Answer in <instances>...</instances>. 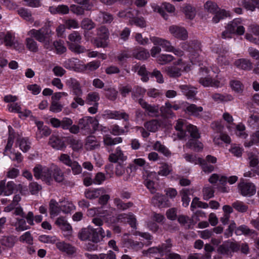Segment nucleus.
<instances>
[{"label": "nucleus", "mask_w": 259, "mask_h": 259, "mask_svg": "<svg viewBox=\"0 0 259 259\" xmlns=\"http://www.w3.org/2000/svg\"><path fill=\"white\" fill-rule=\"evenodd\" d=\"M97 35L101 39L107 40L109 36V31L105 26H101L96 29Z\"/></svg>", "instance_id": "32"}, {"label": "nucleus", "mask_w": 259, "mask_h": 259, "mask_svg": "<svg viewBox=\"0 0 259 259\" xmlns=\"http://www.w3.org/2000/svg\"><path fill=\"white\" fill-rule=\"evenodd\" d=\"M67 141L74 151H78L82 147V143L78 140L73 138H69Z\"/></svg>", "instance_id": "50"}, {"label": "nucleus", "mask_w": 259, "mask_h": 259, "mask_svg": "<svg viewBox=\"0 0 259 259\" xmlns=\"http://www.w3.org/2000/svg\"><path fill=\"white\" fill-rule=\"evenodd\" d=\"M199 82L204 87H215L219 86L220 82L218 81L213 80L210 78H201L199 79Z\"/></svg>", "instance_id": "46"}, {"label": "nucleus", "mask_w": 259, "mask_h": 259, "mask_svg": "<svg viewBox=\"0 0 259 259\" xmlns=\"http://www.w3.org/2000/svg\"><path fill=\"white\" fill-rule=\"evenodd\" d=\"M53 32L50 26H45L38 30L31 29L27 33V35L31 37L35 38L40 42L45 41L46 39L50 38L53 34Z\"/></svg>", "instance_id": "4"}, {"label": "nucleus", "mask_w": 259, "mask_h": 259, "mask_svg": "<svg viewBox=\"0 0 259 259\" xmlns=\"http://www.w3.org/2000/svg\"><path fill=\"white\" fill-rule=\"evenodd\" d=\"M186 129L192 138L199 139L200 137L198 130L196 126L189 124L186 126Z\"/></svg>", "instance_id": "53"}, {"label": "nucleus", "mask_w": 259, "mask_h": 259, "mask_svg": "<svg viewBox=\"0 0 259 259\" xmlns=\"http://www.w3.org/2000/svg\"><path fill=\"white\" fill-rule=\"evenodd\" d=\"M185 121L182 119H179L177 121L175 125V130L178 131L177 136L179 139H182L186 135V131L183 129Z\"/></svg>", "instance_id": "27"}, {"label": "nucleus", "mask_w": 259, "mask_h": 259, "mask_svg": "<svg viewBox=\"0 0 259 259\" xmlns=\"http://www.w3.org/2000/svg\"><path fill=\"white\" fill-rule=\"evenodd\" d=\"M6 180L0 182V195L4 194L6 196L12 194L15 186V183L12 182H8L6 185Z\"/></svg>", "instance_id": "14"}, {"label": "nucleus", "mask_w": 259, "mask_h": 259, "mask_svg": "<svg viewBox=\"0 0 259 259\" xmlns=\"http://www.w3.org/2000/svg\"><path fill=\"white\" fill-rule=\"evenodd\" d=\"M91 228H82L78 233V237L82 241L90 240L91 238Z\"/></svg>", "instance_id": "41"}, {"label": "nucleus", "mask_w": 259, "mask_h": 259, "mask_svg": "<svg viewBox=\"0 0 259 259\" xmlns=\"http://www.w3.org/2000/svg\"><path fill=\"white\" fill-rule=\"evenodd\" d=\"M179 88L188 99H194L197 93V89L190 85H181Z\"/></svg>", "instance_id": "18"}, {"label": "nucleus", "mask_w": 259, "mask_h": 259, "mask_svg": "<svg viewBox=\"0 0 259 259\" xmlns=\"http://www.w3.org/2000/svg\"><path fill=\"white\" fill-rule=\"evenodd\" d=\"M104 144L106 146H112L122 143V138L120 137L113 138L109 135H106L103 137Z\"/></svg>", "instance_id": "24"}, {"label": "nucleus", "mask_w": 259, "mask_h": 259, "mask_svg": "<svg viewBox=\"0 0 259 259\" xmlns=\"http://www.w3.org/2000/svg\"><path fill=\"white\" fill-rule=\"evenodd\" d=\"M204 8L207 12L212 14H214L219 9L217 5L211 1H208L205 3Z\"/></svg>", "instance_id": "63"}, {"label": "nucleus", "mask_w": 259, "mask_h": 259, "mask_svg": "<svg viewBox=\"0 0 259 259\" xmlns=\"http://www.w3.org/2000/svg\"><path fill=\"white\" fill-rule=\"evenodd\" d=\"M18 12L19 15L26 21L30 22L33 21V19L32 18L31 13L28 12L27 10L20 9Z\"/></svg>", "instance_id": "64"}, {"label": "nucleus", "mask_w": 259, "mask_h": 259, "mask_svg": "<svg viewBox=\"0 0 259 259\" xmlns=\"http://www.w3.org/2000/svg\"><path fill=\"white\" fill-rule=\"evenodd\" d=\"M68 39L70 42L80 43L82 39L80 33L76 31H74L68 35Z\"/></svg>", "instance_id": "59"}, {"label": "nucleus", "mask_w": 259, "mask_h": 259, "mask_svg": "<svg viewBox=\"0 0 259 259\" xmlns=\"http://www.w3.org/2000/svg\"><path fill=\"white\" fill-rule=\"evenodd\" d=\"M34 177L36 179H41L48 185H51L53 181L51 171L49 167L37 164L33 169Z\"/></svg>", "instance_id": "3"}, {"label": "nucleus", "mask_w": 259, "mask_h": 259, "mask_svg": "<svg viewBox=\"0 0 259 259\" xmlns=\"http://www.w3.org/2000/svg\"><path fill=\"white\" fill-rule=\"evenodd\" d=\"M144 127L149 132L155 133L160 127V123L157 119H152L144 124Z\"/></svg>", "instance_id": "26"}, {"label": "nucleus", "mask_w": 259, "mask_h": 259, "mask_svg": "<svg viewBox=\"0 0 259 259\" xmlns=\"http://www.w3.org/2000/svg\"><path fill=\"white\" fill-rule=\"evenodd\" d=\"M96 27V24L90 19L84 18L81 22V27L87 30H91Z\"/></svg>", "instance_id": "42"}, {"label": "nucleus", "mask_w": 259, "mask_h": 259, "mask_svg": "<svg viewBox=\"0 0 259 259\" xmlns=\"http://www.w3.org/2000/svg\"><path fill=\"white\" fill-rule=\"evenodd\" d=\"M106 119H119L122 118L124 121H128L129 115L125 112H120L118 111H108L103 115Z\"/></svg>", "instance_id": "17"}, {"label": "nucleus", "mask_w": 259, "mask_h": 259, "mask_svg": "<svg viewBox=\"0 0 259 259\" xmlns=\"http://www.w3.org/2000/svg\"><path fill=\"white\" fill-rule=\"evenodd\" d=\"M235 65L238 68L244 70H250L252 68V63L247 59H239L235 61Z\"/></svg>", "instance_id": "21"}, {"label": "nucleus", "mask_w": 259, "mask_h": 259, "mask_svg": "<svg viewBox=\"0 0 259 259\" xmlns=\"http://www.w3.org/2000/svg\"><path fill=\"white\" fill-rule=\"evenodd\" d=\"M169 31L175 37L181 39L186 40L188 37L187 30L183 27L173 25L169 27Z\"/></svg>", "instance_id": "7"}, {"label": "nucleus", "mask_w": 259, "mask_h": 259, "mask_svg": "<svg viewBox=\"0 0 259 259\" xmlns=\"http://www.w3.org/2000/svg\"><path fill=\"white\" fill-rule=\"evenodd\" d=\"M212 98L216 101H229L233 100V97L230 95H222L220 94L216 93L212 95Z\"/></svg>", "instance_id": "58"}, {"label": "nucleus", "mask_w": 259, "mask_h": 259, "mask_svg": "<svg viewBox=\"0 0 259 259\" xmlns=\"http://www.w3.org/2000/svg\"><path fill=\"white\" fill-rule=\"evenodd\" d=\"M99 144L94 136H89L85 140V146L87 150H92L98 147Z\"/></svg>", "instance_id": "34"}, {"label": "nucleus", "mask_w": 259, "mask_h": 259, "mask_svg": "<svg viewBox=\"0 0 259 259\" xmlns=\"http://www.w3.org/2000/svg\"><path fill=\"white\" fill-rule=\"evenodd\" d=\"M132 71L137 72L138 74L141 76V80L143 82H146L149 80V75H150L151 73L147 70L145 65L136 64L132 66Z\"/></svg>", "instance_id": "9"}, {"label": "nucleus", "mask_w": 259, "mask_h": 259, "mask_svg": "<svg viewBox=\"0 0 259 259\" xmlns=\"http://www.w3.org/2000/svg\"><path fill=\"white\" fill-rule=\"evenodd\" d=\"M17 241V237L14 235L5 236L1 240V245L7 248H12Z\"/></svg>", "instance_id": "22"}, {"label": "nucleus", "mask_w": 259, "mask_h": 259, "mask_svg": "<svg viewBox=\"0 0 259 259\" xmlns=\"http://www.w3.org/2000/svg\"><path fill=\"white\" fill-rule=\"evenodd\" d=\"M53 46L55 48L56 52L57 54H63L67 51V48L64 45V42L62 40H59L54 41Z\"/></svg>", "instance_id": "39"}, {"label": "nucleus", "mask_w": 259, "mask_h": 259, "mask_svg": "<svg viewBox=\"0 0 259 259\" xmlns=\"http://www.w3.org/2000/svg\"><path fill=\"white\" fill-rule=\"evenodd\" d=\"M164 9L169 13H173L175 11V7L169 3H163L160 7L156 6L154 9V11L159 13L166 20L168 18V15L165 13Z\"/></svg>", "instance_id": "12"}, {"label": "nucleus", "mask_w": 259, "mask_h": 259, "mask_svg": "<svg viewBox=\"0 0 259 259\" xmlns=\"http://www.w3.org/2000/svg\"><path fill=\"white\" fill-rule=\"evenodd\" d=\"M247 122L249 125L253 128H259V115L258 114H252L248 119Z\"/></svg>", "instance_id": "48"}, {"label": "nucleus", "mask_w": 259, "mask_h": 259, "mask_svg": "<svg viewBox=\"0 0 259 259\" xmlns=\"http://www.w3.org/2000/svg\"><path fill=\"white\" fill-rule=\"evenodd\" d=\"M240 19H235L229 23L226 27V30L222 33V37L224 39L231 38L232 34L243 35L245 32L244 27L240 25Z\"/></svg>", "instance_id": "1"}, {"label": "nucleus", "mask_w": 259, "mask_h": 259, "mask_svg": "<svg viewBox=\"0 0 259 259\" xmlns=\"http://www.w3.org/2000/svg\"><path fill=\"white\" fill-rule=\"evenodd\" d=\"M214 14L215 15L212 18V21L215 23H217L220 20L227 17L228 13L224 10H220L219 9Z\"/></svg>", "instance_id": "57"}, {"label": "nucleus", "mask_w": 259, "mask_h": 259, "mask_svg": "<svg viewBox=\"0 0 259 259\" xmlns=\"http://www.w3.org/2000/svg\"><path fill=\"white\" fill-rule=\"evenodd\" d=\"M55 223L63 231H70L71 229L70 225L62 217L58 218Z\"/></svg>", "instance_id": "47"}, {"label": "nucleus", "mask_w": 259, "mask_h": 259, "mask_svg": "<svg viewBox=\"0 0 259 259\" xmlns=\"http://www.w3.org/2000/svg\"><path fill=\"white\" fill-rule=\"evenodd\" d=\"M56 245L60 251L69 255H72L76 251V249L74 246L64 242H57Z\"/></svg>", "instance_id": "19"}, {"label": "nucleus", "mask_w": 259, "mask_h": 259, "mask_svg": "<svg viewBox=\"0 0 259 259\" xmlns=\"http://www.w3.org/2000/svg\"><path fill=\"white\" fill-rule=\"evenodd\" d=\"M154 149L162 153L165 156L168 157L171 155V152L164 145H162L159 141L156 142L153 145Z\"/></svg>", "instance_id": "38"}, {"label": "nucleus", "mask_w": 259, "mask_h": 259, "mask_svg": "<svg viewBox=\"0 0 259 259\" xmlns=\"http://www.w3.org/2000/svg\"><path fill=\"white\" fill-rule=\"evenodd\" d=\"M114 203L117 209L122 210H125L133 205L132 202H128L127 203H124L118 198H115L114 199Z\"/></svg>", "instance_id": "37"}, {"label": "nucleus", "mask_w": 259, "mask_h": 259, "mask_svg": "<svg viewBox=\"0 0 259 259\" xmlns=\"http://www.w3.org/2000/svg\"><path fill=\"white\" fill-rule=\"evenodd\" d=\"M8 129L9 136L8 137L7 145L5 147L4 152L5 154L7 151L10 150L11 149L15 138L14 132L13 128L10 125H9L8 126Z\"/></svg>", "instance_id": "35"}, {"label": "nucleus", "mask_w": 259, "mask_h": 259, "mask_svg": "<svg viewBox=\"0 0 259 259\" xmlns=\"http://www.w3.org/2000/svg\"><path fill=\"white\" fill-rule=\"evenodd\" d=\"M182 48L192 55L196 56L200 51V43L196 39L190 40L182 44Z\"/></svg>", "instance_id": "5"}, {"label": "nucleus", "mask_w": 259, "mask_h": 259, "mask_svg": "<svg viewBox=\"0 0 259 259\" xmlns=\"http://www.w3.org/2000/svg\"><path fill=\"white\" fill-rule=\"evenodd\" d=\"M49 210L52 217H55L59 214L60 210V205L54 199H51L49 203Z\"/></svg>", "instance_id": "29"}, {"label": "nucleus", "mask_w": 259, "mask_h": 259, "mask_svg": "<svg viewBox=\"0 0 259 259\" xmlns=\"http://www.w3.org/2000/svg\"><path fill=\"white\" fill-rule=\"evenodd\" d=\"M199 164L201 166V168L205 173H210L214 170V166L208 164L205 160L199 158Z\"/></svg>", "instance_id": "54"}, {"label": "nucleus", "mask_w": 259, "mask_h": 259, "mask_svg": "<svg viewBox=\"0 0 259 259\" xmlns=\"http://www.w3.org/2000/svg\"><path fill=\"white\" fill-rule=\"evenodd\" d=\"M69 49L72 52L76 54L83 53L86 52L87 50L85 48L79 44L67 42Z\"/></svg>", "instance_id": "33"}, {"label": "nucleus", "mask_w": 259, "mask_h": 259, "mask_svg": "<svg viewBox=\"0 0 259 259\" xmlns=\"http://www.w3.org/2000/svg\"><path fill=\"white\" fill-rule=\"evenodd\" d=\"M197 206L200 208H207L208 207V204L205 202L199 201V198L195 197L193 198L191 204L192 210L193 211L194 209L196 208Z\"/></svg>", "instance_id": "52"}, {"label": "nucleus", "mask_w": 259, "mask_h": 259, "mask_svg": "<svg viewBox=\"0 0 259 259\" xmlns=\"http://www.w3.org/2000/svg\"><path fill=\"white\" fill-rule=\"evenodd\" d=\"M152 203L159 207H168L169 203L167 197L159 193L156 194L151 199Z\"/></svg>", "instance_id": "11"}, {"label": "nucleus", "mask_w": 259, "mask_h": 259, "mask_svg": "<svg viewBox=\"0 0 259 259\" xmlns=\"http://www.w3.org/2000/svg\"><path fill=\"white\" fill-rule=\"evenodd\" d=\"M127 158L119 147L116 148L114 152L111 153L108 157V160L111 162L116 163L118 160L125 161Z\"/></svg>", "instance_id": "16"}, {"label": "nucleus", "mask_w": 259, "mask_h": 259, "mask_svg": "<svg viewBox=\"0 0 259 259\" xmlns=\"http://www.w3.org/2000/svg\"><path fill=\"white\" fill-rule=\"evenodd\" d=\"M190 139L186 144V147L195 151H199L203 149V144L195 140Z\"/></svg>", "instance_id": "30"}, {"label": "nucleus", "mask_w": 259, "mask_h": 259, "mask_svg": "<svg viewBox=\"0 0 259 259\" xmlns=\"http://www.w3.org/2000/svg\"><path fill=\"white\" fill-rule=\"evenodd\" d=\"M51 173L53 172V178L57 182H62L64 179V173L61 169L57 166H54L51 170Z\"/></svg>", "instance_id": "31"}, {"label": "nucleus", "mask_w": 259, "mask_h": 259, "mask_svg": "<svg viewBox=\"0 0 259 259\" xmlns=\"http://www.w3.org/2000/svg\"><path fill=\"white\" fill-rule=\"evenodd\" d=\"M48 144L56 150H62L66 147L64 141L60 137L54 135L50 137Z\"/></svg>", "instance_id": "15"}, {"label": "nucleus", "mask_w": 259, "mask_h": 259, "mask_svg": "<svg viewBox=\"0 0 259 259\" xmlns=\"http://www.w3.org/2000/svg\"><path fill=\"white\" fill-rule=\"evenodd\" d=\"M247 158L250 167H254L259 164L258 155L253 152H249L247 154Z\"/></svg>", "instance_id": "45"}, {"label": "nucleus", "mask_w": 259, "mask_h": 259, "mask_svg": "<svg viewBox=\"0 0 259 259\" xmlns=\"http://www.w3.org/2000/svg\"><path fill=\"white\" fill-rule=\"evenodd\" d=\"M16 220L15 229L17 231L20 232L29 229V227L26 225V221L24 219L17 218Z\"/></svg>", "instance_id": "51"}, {"label": "nucleus", "mask_w": 259, "mask_h": 259, "mask_svg": "<svg viewBox=\"0 0 259 259\" xmlns=\"http://www.w3.org/2000/svg\"><path fill=\"white\" fill-rule=\"evenodd\" d=\"M78 124L84 134H90L97 130L99 122L95 118L85 116L78 120Z\"/></svg>", "instance_id": "2"}, {"label": "nucleus", "mask_w": 259, "mask_h": 259, "mask_svg": "<svg viewBox=\"0 0 259 259\" xmlns=\"http://www.w3.org/2000/svg\"><path fill=\"white\" fill-rule=\"evenodd\" d=\"M255 231L250 229L248 227L245 225H242L238 227L236 230V233L240 235L244 234L245 235H251L253 234Z\"/></svg>", "instance_id": "60"}, {"label": "nucleus", "mask_w": 259, "mask_h": 259, "mask_svg": "<svg viewBox=\"0 0 259 259\" xmlns=\"http://www.w3.org/2000/svg\"><path fill=\"white\" fill-rule=\"evenodd\" d=\"M174 60V57L171 55L162 54L158 57L157 61L160 64L168 63Z\"/></svg>", "instance_id": "62"}, {"label": "nucleus", "mask_w": 259, "mask_h": 259, "mask_svg": "<svg viewBox=\"0 0 259 259\" xmlns=\"http://www.w3.org/2000/svg\"><path fill=\"white\" fill-rule=\"evenodd\" d=\"M3 37H4L3 41L6 46L18 51L22 49V45L15 41L14 36L10 32H8Z\"/></svg>", "instance_id": "10"}, {"label": "nucleus", "mask_w": 259, "mask_h": 259, "mask_svg": "<svg viewBox=\"0 0 259 259\" xmlns=\"http://www.w3.org/2000/svg\"><path fill=\"white\" fill-rule=\"evenodd\" d=\"M133 57L138 60H145L150 57V54L145 49H141L138 51H135L133 54Z\"/></svg>", "instance_id": "40"}, {"label": "nucleus", "mask_w": 259, "mask_h": 259, "mask_svg": "<svg viewBox=\"0 0 259 259\" xmlns=\"http://www.w3.org/2000/svg\"><path fill=\"white\" fill-rule=\"evenodd\" d=\"M238 188L241 195L244 196H252L256 192L255 186L252 183H240Z\"/></svg>", "instance_id": "8"}, {"label": "nucleus", "mask_w": 259, "mask_h": 259, "mask_svg": "<svg viewBox=\"0 0 259 259\" xmlns=\"http://www.w3.org/2000/svg\"><path fill=\"white\" fill-rule=\"evenodd\" d=\"M183 12L187 19L192 20L196 15L195 9L190 5L186 6L183 9Z\"/></svg>", "instance_id": "43"}, {"label": "nucleus", "mask_w": 259, "mask_h": 259, "mask_svg": "<svg viewBox=\"0 0 259 259\" xmlns=\"http://www.w3.org/2000/svg\"><path fill=\"white\" fill-rule=\"evenodd\" d=\"M182 67H177L176 66H168L165 68L166 73L170 77H178L181 75Z\"/></svg>", "instance_id": "23"}, {"label": "nucleus", "mask_w": 259, "mask_h": 259, "mask_svg": "<svg viewBox=\"0 0 259 259\" xmlns=\"http://www.w3.org/2000/svg\"><path fill=\"white\" fill-rule=\"evenodd\" d=\"M230 247L233 252L240 251L241 253L245 254H247L249 252V248L246 243L234 242L231 244Z\"/></svg>", "instance_id": "20"}, {"label": "nucleus", "mask_w": 259, "mask_h": 259, "mask_svg": "<svg viewBox=\"0 0 259 259\" xmlns=\"http://www.w3.org/2000/svg\"><path fill=\"white\" fill-rule=\"evenodd\" d=\"M26 45L27 48L30 51L36 52L38 51V46L36 42L32 37H28L26 39Z\"/></svg>", "instance_id": "49"}, {"label": "nucleus", "mask_w": 259, "mask_h": 259, "mask_svg": "<svg viewBox=\"0 0 259 259\" xmlns=\"http://www.w3.org/2000/svg\"><path fill=\"white\" fill-rule=\"evenodd\" d=\"M232 206L236 210L241 213L246 212L248 209V205L240 201L237 200L234 202Z\"/></svg>", "instance_id": "36"}, {"label": "nucleus", "mask_w": 259, "mask_h": 259, "mask_svg": "<svg viewBox=\"0 0 259 259\" xmlns=\"http://www.w3.org/2000/svg\"><path fill=\"white\" fill-rule=\"evenodd\" d=\"M136 169V167L134 164H130L125 170L124 174L123 175V179L125 181L130 180L133 176V170Z\"/></svg>", "instance_id": "44"}, {"label": "nucleus", "mask_w": 259, "mask_h": 259, "mask_svg": "<svg viewBox=\"0 0 259 259\" xmlns=\"http://www.w3.org/2000/svg\"><path fill=\"white\" fill-rule=\"evenodd\" d=\"M172 247V244L171 240L170 239H167L160 246H159V253L161 256L167 255L168 253H170Z\"/></svg>", "instance_id": "25"}, {"label": "nucleus", "mask_w": 259, "mask_h": 259, "mask_svg": "<svg viewBox=\"0 0 259 259\" xmlns=\"http://www.w3.org/2000/svg\"><path fill=\"white\" fill-rule=\"evenodd\" d=\"M100 99L99 95L98 93L92 92L88 94L86 98V102L87 104L91 105L94 102L97 103Z\"/></svg>", "instance_id": "56"}, {"label": "nucleus", "mask_w": 259, "mask_h": 259, "mask_svg": "<svg viewBox=\"0 0 259 259\" xmlns=\"http://www.w3.org/2000/svg\"><path fill=\"white\" fill-rule=\"evenodd\" d=\"M150 40L155 45H158L164 48L166 51H174L175 48L171 45V43L168 40L162 39L157 37H152Z\"/></svg>", "instance_id": "13"}, {"label": "nucleus", "mask_w": 259, "mask_h": 259, "mask_svg": "<svg viewBox=\"0 0 259 259\" xmlns=\"http://www.w3.org/2000/svg\"><path fill=\"white\" fill-rule=\"evenodd\" d=\"M203 111V108L201 106H197L195 104H191L189 105L186 108L185 111L190 115L198 116L199 113Z\"/></svg>", "instance_id": "28"}, {"label": "nucleus", "mask_w": 259, "mask_h": 259, "mask_svg": "<svg viewBox=\"0 0 259 259\" xmlns=\"http://www.w3.org/2000/svg\"><path fill=\"white\" fill-rule=\"evenodd\" d=\"M203 199L208 200L214 196V191L212 187H206L203 188Z\"/></svg>", "instance_id": "61"}, {"label": "nucleus", "mask_w": 259, "mask_h": 259, "mask_svg": "<svg viewBox=\"0 0 259 259\" xmlns=\"http://www.w3.org/2000/svg\"><path fill=\"white\" fill-rule=\"evenodd\" d=\"M172 169L170 165H169L166 163L162 164L161 166L160 167V170L158 172V174L162 176H167L171 173Z\"/></svg>", "instance_id": "55"}, {"label": "nucleus", "mask_w": 259, "mask_h": 259, "mask_svg": "<svg viewBox=\"0 0 259 259\" xmlns=\"http://www.w3.org/2000/svg\"><path fill=\"white\" fill-rule=\"evenodd\" d=\"M138 103L149 116L152 117H157L159 116V113L158 106L149 104L142 98L139 99Z\"/></svg>", "instance_id": "6"}]
</instances>
